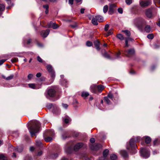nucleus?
<instances>
[{
    "label": "nucleus",
    "instance_id": "nucleus-61",
    "mask_svg": "<svg viewBox=\"0 0 160 160\" xmlns=\"http://www.w3.org/2000/svg\"><path fill=\"white\" fill-rule=\"evenodd\" d=\"M62 106L63 108H67L68 107V105L67 104L62 103Z\"/></svg>",
    "mask_w": 160,
    "mask_h": 160
},
{
    "label": "nucleus",
    "instance_id": "nucleus-21",
    "mask_svg": "<svg viewBox=\"0 0 160 160\" xmlns=\"http://www.w3.org/2000/svg\"><path fill=\"white\" fill-rule=\"evenodd\" d=\"M109 152V150L108 149H105L103 152V156L104 157L103 160H105V158L107 156Z\"/></svg>",
    "mask_w": 160,
    "mask_h": 160
},
{
    "label": "nucleus",
    "instance_id": "nucleus-3",
    "mask_svg": "<svg viewBox=\"0 0 160 160\" xmlns=\"http://www.w3.org/2000/svg\"><path fill=\"white\" fill-rule=\"evenodd\" d=\"M118 98V93L116 92L113 95L111 92H109L107 97H104V100L108 104H110L111 102L109 99L112 101L117 100Z\"/></svg>",
    "mask_w": 160,
    "mask_h": 160
},
{
    "label": "nucleus",
    "instance_id": "nucleus-37",
    "mask_svg": "<svg viewBox=\"0 0 160 160\" xmlns=\"http://www.w3.org/2000/svg\"><path fill=\"white\" fill-rule=\"evenodd\" d=\"M89 95V93L87 92H82L81 94L82 97H86Z\"/></svg>",
    "mask_w": 160,
    "mask_h": 160
},
{
    "label": "nucleus",
    "instance_id": "nucleus-20",
    "mask_svg": "<svg viewBox=\"0 0 160 160\" xmlns=\"http://www.w3.org/2000/svg\"><path fill=\"white\" fill-rule=\"evenodd\" d=\"M94 44L96 49L98 50H99L100 48L99 47L100 42L98 41H96L94 42Z\"/></svg>",
    "mask_w": 160,
    "mask_h": 160
},
{
    "label": "nucleus",
    "instance_id": "nucleus-40",
    "mask_svg": "<svg viewBox=\"0 0 160 160\" xmlns=\"http://www.w3.org/2000/svg\"><path fill=\"white\" fill-rule=\"evenodd\" d=\"M160 142V140L158 139H156L154 141L153 144L154 145H157L159 144Z\"/></svg>",
    "mask_w": 160,
    "mask_h": 160
},
{
    "label": "nucleus",
    "instance_id": "nucleus-14",
    "mask_svg": "<svg viewBox=\"0 0 160 160\" xmlns=\"http://www.w3.org/2000/svg\"><path fill=\"white\" fill-rule=\"evenodd\" d=\"M91 91L93 93H96L97 92V85L93 84L90 87Z\"/></svg>",
    "mask_w": 160,
    "mask_h": 160
},
{
    "label": "nucleus",
    "instance_id": "nucleus-44",
    "mask_svg": "<svg viewBox=\"0 0 160 160\" xmlns=\"http://www.w3.org/2000/svg\"><path fill=\"white\" fill-rule=\"evenodd\" d=\"M86 45L88 47H91L92 45V43L91 42L87 41L86 42Z\"/></svg>",
    "mask_w": 160,
    "mask_h": 160
},
{
    "label": "nucleus",
    "instance_id": "nucleus-48",
    "mask_svg": "<svg viewBox=\"0 0 160 160\" xmlns=\"http://www.w3.org/2000/svg\"><path fill=\"white\" fill-rule=\"evenodd\" d=\"M103 56L105 58H110V56L109 54L107 53L106 52H105L103 54Z\"/></svg>",
    "mask_w": 160,
    "mask_h": 160
},
{
    "label": "nucleus",
    "instance_id": "nucleus-12",
    "mask_svg": "<svg viewBox=\"0 0 160 160\" xmlns=\"http://www.w3.org/2000/svg\"><path fill=\"white\" fill-rule=\"evenodd\" d=\"M102 145L99 143L95 144V145H92L90 146L91 149L93 150H98L102 147Z\"/></svg>",
    "mask_w": 160,
    "mask_h": 160
},
{
    "label": "nucleus",
    "instance_id": "nucleus-56",
    "mask_svg": "<svg viewBox=\"0 0 160 160\" xmlns=\"http://www.w3.org/2000/svg\"><path fill=\"white\" fill-rule=\"evenodd\" d=\"M95 139L93 138H91L90 140V142L92 143H94L95 142Z\"/></svg>",
    "mask_w": 160,
    "mask_h": 160
},
{
    "label": "nucleus",
    "instance_id": "nucleus-15",
    "mask_svg": "<svg viewBox=\"0 0 160 160\" xmlns=\"http://www.w3.org/2000/svg\"><path fill=\"white\" fill-rule=\"evenodd\" d=\"M150 3L149 1H142L140 2V4L142 7H145L148 6Z\"/></svg>",
    "mask_w": 160,
    "mask_h": 160
},
{
    "label": "nucleus",
    "instance_id": "nucleus-62",
    "mask_svg": "<svg viewBox=\"0 0 160 160\" xmlns=\"http://www.w3.org/2000/svg\"><path fill=\"white\" fill-rule=\"evenodd\" d=\"M42 152L41 151H40L38 152L37 155V156H40L42 154Z\"/></svg>",
    "mask_w": 160,
    "mask_h": 160
},
{
    "label": "nucleus",
    "instance_id": "nucleus-16",
    "mask_svg": "<svg viewBox=\"0 0 160 160\" xmlns=\"http://www.w3.org/2000/svg\"><path fill=\"white\" fill-rule=\"evenodd\" d=\"M83 145V144L82 142H79L77 143L75 146L74 148V150L75 151L78 150L80 148H81Z\"/></svg>",
    "mask_w": 160,
    "mask_h": 160
},
{
    "label": "nucleus",
    "instance_id": "nucleus-38",
    "mask_svg": "<svg viewBox=\"0 0 160 160\" xmlns=\"http://www.w3.org/2000/svg\"><path fill=\"white\" fill-rule=\"evenodd\" d=\"M117 37L118 39L121 40H123L124 39V38L123 35L120 34H118L117 35Z\"/></svg>",
    "mask_w": 160,
    "mask_h": 160
},
{
    "label": "nucleus",
    "instance_id": "nucleus-2",
    "mask_svg": "<svg viewBox=\"0 0 160 160\" xmlns=\"http://www.w3.org/2000/svg\"><path fill=\"white\" fill-rule=\"evenodd\" d=\"M41 124L38 121L33 122L31 125L28 127V129L31 136L36 135V134L39 132L40 130Z\"/></svg>",
    "mask_w": 160,
    "mask_h": 160
},
{
    "label": "nucleus",
    "instance_id": "nucleus-33",
    "mask_svg": "<svg viewBox=\"0 0 160 160\" xmlns=\"http://www.w3.org/2000/svg\"><path fill=\"white\" fill-rule=\"evenodd\" d=\"M145 141L146 143L148 144L150 143L151 141L150 138L148 136H146L145 138Z\"/></svg>",
    "mask_w": 160,
    "mask_h": 160
},
{
    "label": "nucleus",
    "instance_id": "nucleus-57",
    "mask_svg": "<svg viewBox=\"0 0 160 160\" xmlns=\"http://www.w3.org/2000/svg\"><path fill=\"white\" fill-rule=\"evenodd\" d=\"M118 12L120 13H121V14H122V13L123 12V10H122V8H119L118 9Z\"/></svg>",
    "mask_w": 160,
    "mask_h": 160
},
{
    "label": "nucleus",
    "instance_id": "nucleus-1",
    "mask_svg": "<svg viewBox=\"0 0 160 160\" xmlns=\"http://www.w3.org/2000/svg\"><path fill=\"white\" fill-rule=\"evenodd\" d=\"M142 139L139 137H137L135 138H131L130 141L129 145L127 144L126 148L132 154H135L136 152V149L137 147L135 142H139Z\"/></svg>",
    "mask_w": 160,
    "mask_h": 160
},
{
    "label": "nucleus",
    "instance_id": "nucleus-34",
    "mask_svg": "<svg viewBox=\"0 0 160 160\" xmlns=\"http://www.w3.org/2000/svg\"><path fill=\"white\" fill-rule=\"evenodd\" d=\"M122 32H124L126 34V35L128 37L130 36L131 35V33L128 30H123Z\"/></svg>",
    "mask_w": 160,
    "mask_h": 160
},
{
    "label": "nucleus",
    "instance_id": "nucleus-23",
    "mask_svg": "<svg viewBox=\"0 0 160 160\" xmlns=\"http://www.w3.org/2000/svg\"><path fill=\"white\" fill-rule=\"evenodd\" d=\"M145 31L148 33L152 31V29L150 26L147 25L144 28Z\"/></svg>",
    "mask_w": 160,
    "mask_h": 160
},
{
    "label": "nucleus",
    "instance_id": "nucleus-26",
    "mask_svg": "<svg viewBox=\"0 0 160 160\" xmlns=\"http://www.w3.org/2000/svg\"><path fill=\"white\" fill-rule=\"evenodd\" d=\"M104 88L103 86L101 85H97V91L101 92Z\"/></svg>",
    "mask_w": 160,
    "mask_h": 160
},
{
    "label": "nucleus",
    "instance_id": "nucleus-11",
    "mask_svg": "<svg viewBox=\"0 0 160 160\" xmlns=\"http://www.w3.org/2000/svg\"><path fill=\"white\" fill-rule=\"evenodd\" d=\"M135 51L133 49H129L128 51H126L123 53L128 57H130L131 55H133Z\"/></svg>",
    "mask_w": 160,
    "mask_h": 160
},
{
    "label": "nucleus",
    "instance_id": "nucleus-27",
    "mask_svg": "<svg viewBox=\"0 0 160 160\" xmlns=\"http://www.w3.org/2000/svg\"><path fill=\"white\" fill-rule=\"evenodd\" d=\"M2 76L3 78L7 80H11L13 78L14 75L13 74H12L10 75V76H8L7 78H6V77L4 75H2Z\"/></svg>",
    "mask_w": 160,
    "mask_h": 160
},
{
    "label": "nucleus",
    "instance_id": "nucleus-18",
    "mask_svg": "<svg viewBox=\"0 0 160 160\" xmlns=\"http://www.w3.org/2000/svg\"><path fill=\"white\" fill-rule=\"evenodd\" d=\"M64 122L66 123H69L71 121V119L68 116H65V117L63 118Z\"/></svg>",
    "mask_w": 160,
    "mask_h": 160
},
{
    "label": "nucleus",
    "instance_id": "nucleus-60",
    "mask_svg": "<svg viewBox=\"0 0 160 160\" xmlns=\"http://www.w3.org/2000/svg\"><path fill=\"white\" fill-rule=\"evenodd\" d=\"M6 61V60L5 59H2L0 60V65H2Z\"/></svg>",
    "mask_w": 160,
    "mask_h": 160
},
{
    "label": "nucleus",
    "instance_id": "nucleus-9",
    "mask_svg": "<svg viewBox=\"0 0 160 160\" xmlns=\"http://www.w3.org/2000/svg\"><path fill=\"white\" fill-rule=\"evenodd\" d=\"M59 152H52L48 156V158L51 159H55L58 156Z\"/></svg>",
    "mask_w": 160,
    "mask_h": 160
},
{
    "label": "nucleus",
    "instance_id": "nucleus-6",
    "mask_svg": "<svg viewBox=\"0 0 160 160\" xmlns=\"http://www.w3.org/2000/svg\"><path fill=\"white\" fill-rule=\"evenodd\" d=\"M146 24L145 21L143 19H141L138 21L137 24H135L136 26L140 31H142L143 28V26Z\"/></svg>",
    "mask_w": 160,
    "mask_h": 160
},
{
    "label": "nucleus",
    "instance_id": "nucleus-35",
    "mask_svg": "<svg viewBox=\"0 0 160 160\" xmlns=\"http://www.w3.org/2000/svg\"><path fill=\"white\" fill-rule=\"evenodd\" d=\"M117 158V156L115 154H112L110 156V158L111 160H115Z\"/></svg>",
    "mask_w": 160,
    "mask_h": 160
},
{
    "label": "nucleus",
    "instance_id": "nucleus-51",
    "mask_svg": "<svg viewBox=\"0 0 160 160\" xmlns=\"http://www.w3.org/2000/svg\"><path fill=\"white\" fill-rule=\"evenodd\" d=\"M126 3L128 5H130L132 3V0H125Z\"/></svg>",
    "mask_w": 160,
    "mask_h": 160
},
{
    "label": "nucleus",
    "instance_id": "nucleus-29",
    "mask_svg": "<svg viewBox=\"0 0 160 160\" xmlns=\"http://www.w3.org/2000/svg\"><path fill=\"white\" fill-rule=\"evenodd\" d=\"M98 20L96 18V16L95 17H93L92 20V23L95 25H98Z\"/></svg>",
    "mask_w": 160,
    "mask_h": 160
},
{
    "label": "nucleus",
    "instance_id": "nucleus-41",
    "mask_svg": "<svg viewBox=\"0 0 160 160\" xmlns=\"http://www.w3.org/2000/svg\"><path fill=\"white\" fill-rule=\"evenodd\" d=\"M55 105L52 103H50L48 104L47 106V107L48 109H51L54 107Z\"/></svg>",
    "mask_w": 160,
    "mask_h": 160
},
{
    "label": "nucleus",
    "instance_id": "nucleus-64",
    "mask_svg": "<svg viewBox=\"0 0 160 160\" xmlns=\"http://www.w3.org/2000/svg\"><path fill=\"white\" fill-rule=\"evenodd\" d=\"M120 52H118L117 53L116 55V57L117 58H118L120 57Z\"/></svg>",
    "mask_w": 160,
    "mask_h": 160
},
{
    "label": "nucleus",
    "instance_id": "nucleus-17",
    "mask_svg": "<svg viewBox=\"0 0 160 160\" xmlns=\"http://www.w3.org/2000/svg\"><path fill=\"white\" fill-rule=\"evenodd\" d=\"M120 153L124 158H126L128 156L127 152L125 150H121L120 152Z\"/></svg>",
    "mask_w": 160,
    "mask_h": 160
},
{
    "label": "nucleus",
    "instance_id": "nucleus-25",
    "mask_svg": "<svg viewBox=\"0 0 160 160\" xmlns=\"http://www.w3.org/2000/svg\"><path fill=\"white\" fill-rule=\"evenodd\" d=\"M14 150L16 152H21L23 150V148L21 146L18 147L17 148H14Z\"/></svg>",
    "mask_w": 160,
    "mask_h": 160
},
{
    "label": "nucleus",
    "instance_id": "nucleus-8",
    "mask_svg": "<svg viewBox=\"0 0 160 160\" xmlns=\"http://www.w3.org/2000/svg\"><path fill=\"white\" fill-rule=\"evenodd\" d=\"M55 135L54 132L52 130H48L46 131L44 133L43 137H45L48 136L53 137Z\"/></svg>",
    "mask_w": 160,
    "mask_h": 160
},
{
    "label": "nucleus",
    "instance_id": "nucleus-50",
    "mask_svg": "<svg viewBox=\"0 0 160 160\" xmlns=\"http://www.w3.org/2000/svg\"><path fill=\"white\" fill-rule=\"evenodd\" d=\"M36 144L37 146L40 147L42 146V142L40 141H36Z\"/></svg>",
    "mask_w": 160,
    "mask_h": 160
},
{
    "label": "nucleus",
    "instance_id": "nucleus-28",
    "mask_svg": "<svg viewBox=\"0 0 160 160\" xmlns=\"http://www.w3.org/2000/svg\"><path fill=\"white\" fill-rule=\"evenodd\" d=\"M5 8V6L3 4H0V16L2 14V12L4 11Z\"/></svg>",
    "mask_w": 160,
    "mask_h": 160
},
{
    "label": "nucleus",
    "instance_id": "nucleus-24",
    "mask_svg": "<svg viewBox=\"0 0 160 160\" xmlns=\"http://www.w3.org/2000/svg\"><path fill=\"white\" fill-rule=\"evenodd\" d=\"M28 86L29 88L32 89H38L40 88L38 87L34 83L28 84Z\"/></svg>",
    "mask_w": 160,
    "mask_h": 160
},
{
    "label": "nucleus",
    "instance_id": "nucleus-59",
    "mask_svg": "<svg viewBox=\"0 0 160 160\" xmlns=\"http://www.w3.org/2000/svg\"><path fill=\"white\" fill-rule=\"evenodd\" d=\"M125 47H128L129 46V45L128 44V41H127V40H126V39H125Z\"/></svg>",
    "mask_w": 160,
    "mask_h": 160
},
{
    "label": "nucleus",
    "instance_id": "nucleus-52",
    "mask_svg": "<svg viewBox=\"0 0 160 160\" xmlns=\"http://www.w3.org/2000/svg\"><path fill=\"white\" fill-rule=\"evenodd\" d=\"M37 60L40 62H43L42 60L39 56L37 57Z\"/></svg>",
    "mask_w": 160,
    "mask_h": 160
},
{
    "label": "nucleus",
    "instance_id": "nucleus-22",
    "mask_svg": "<svg viewBox=\"0 0 160 160\" xmlns=\"http://www.w3.org/2000/svg\"><path fill=\"white\" fill-rule=\"evenodd\" d=\"M48 26L49 27H52V28L54 29H57L58 27V26L57 24L55 23H52L51 22L49 24Z\"/></svg>",
    "mask_w": 160,
    "mask_h": 160
},
{
    "label": "nucleus",
    "instance_id": "nucleus-5",
    "mask_svg": "<svg viewBox=\"0 0 160 160\" xmlns=\"http://www.w3.org/2000/svg\"><path fill=\"white\" fill-rule=\"evenodd\" d=\"M56 88L55 87H52L47 90V94L46 96L48 98L50 97H52L55 96L56 92Z\"/></svg>",
    "mask_w": 160,
    "mask_h": 160
},
{
    "label": "nucleus",
    "instance_id": "nucleus-58",
    "mask_svg": "<svg viewBox=\"0 0 160 160\" xmlns=\"http://www.w3.org/2000/svg\"><path fill=\"white\" fill-rule=\"evenodd\" d=\"M125 39L127 40V41H132L133 40V39H132V38L130 37L126 38H125Z\"/></svg>",
    "mask_w": 160,
    "mask_h": 160
},
{
    "label": "nucleus",
    "instance_id": "nucleus-7",
    "mask_svg": "<svg viewBox=\"0 0 160 160\" xmlns=\"http://www.w3.org/2000/svg\"><path fill=\"white\" fill-rule=\"evenodd\" d=\"M47 68L48 71L51 73V77L52 78H54L55 76V72L52 66L50 65H48L47 66Z\"/></svg>",
    "mask_w": 160,
    "mask_h": 160
},
{
    "label": "nucleus",
    "instance_id": "nucleus-45",
    "mask_svg": "<svg viewBox=\"0 0 160 160\" xmlns=\"http://www.w3.org/2000/svg\"><path fill=\"white\" fill-rule=\"evenodd\" d=\"M113 12V9L112 8V7H111V6H110V7L109 8V12L108 13L110 14H112Z\"/></svg>",
    "mask_w": 160,
    "mask_h": 160
},
{
    "label": "nucleus",
    "instance_id": "nucleus-54",
    "mask_svg": "<svg viewBox=\"0 0 160 160\" xmlns=\"http://www.w3.org/2000/svg\"><path fill=\"white\" fill-rule=\"evenodd\" d=\"M109 26L108 24H106L105 25L104 28V30L106 31H107L109 28Z\"/></svg>",
    "mask_w": 160,
    "mask_h": 160
},
{
    "label": "nucleus",
    "instance_id": "nucleus-53",
    "mask_svg": "<svg viewBox=\"0 0 160 160\" xmlns=\"http://www.w3.org/2000/svg\"><path fill=\"white\" fill-rule=\"evenodd\" d=\"M33 75L32 74H29L28 76V78L29 80H30L32 78Z\"/></svg>",
    "mask_w": 160,
    "mask_h": 160
},
{
    "label": "nucleus",
    "instance_id": "nucleus-63",
    "mask_svg": "<svg viewBox=\"0 0 160 160\" xmlns=\"http://www.w3.org/2000/svg\"><path fill=\"white\" fill-rule=\"evenodd\" d=\"M41 76V74L40 72L38 73L36 75V76L37 78H39Z\"/></svg>",
    "mask_w": 160,
    "mask_h": 160
},
{
    "label": "nucleus",
    "instance_id": "nucleus-43",
    "mask_svg": "<svg viewBox=\"0 0 160 160\" xmlns=\"http://www.w3.org/2000/svg\"><path fill=\"white\" fill-rule=\"evenodd\" d=\"M112 33V29H111L109 30V31L106 34V36H109L111 35Z\"/></svg>",
    "mask_w": 160,
    "mask_h": 160
},
{
    "label": "nucleus",
    "instance_id": "nucleus-46",
    "mask_svg": "<svg viewBox=\"0 0 160 160\" xmlns=\"http://www.w3.org/2000/svg\"><path fill=\"white\" fill-rule=\"evenodd\" d=\"M147 37L149 39H152L153 38L154 36H153V35L152 34H148L147 35Z\"/></svg>",
    "mask_w": 160,
    "mask_h": 160
},
{
    "label": "nucleus",
    "instance_id": "nucleus-31",
    "mask_svg": "<svg viewBox=\"0 0 160 160\" xmlns=\"http://www.w3.org/2000/svg\"><path fill=\"white\" fill-rule=\"evenodd\" d=\"M45 141L46 142H49L52 141V138L51 137L47 136L44 137Z\"/></svg>",
    "mask_w": 160,
    "mask_h": 160
},
{
    "label": "nucleus",
    "instance_id": "nucleus-13",
    "mask_svg": "<svg viewBox=\"0 0 160 160\" xmlns=\"http://www.w3.org/2000/svg\"><path fill=\"white\" fill-rule=\"evenodd\" d=\"M50 30L48 29L46 30H42L41 31L40 34L41 36L43 38H46L49 33Z\"/></svg>",
    "mask_w": 160,
    "mask_h": 160
},
{
    "label": "nucleus",
    "instance_id": "nucleus-47",
    "mask_svg": "<svg viewBox=\"0 0 160 160\" xmlns=\"http://www.w3.org/2000/svg\"><path fill=\"white\" fill-rule=\"evenodd\" d=\"M70 26L72 28H74L78 26L76 22H75L73 24H71Z\"/></svg>",
    "mask_w": 160,
    "mask_h": 160
},
{
    "label": "nucleus",
    "instance_id": "nucleus-10",
    "mask_svg": "<svg viewBox=\"0 0 160 160\" xmlns=\"http://www.w3.org/2000/svg\"><path fill=\"white\" fill-rule=\"evenodd\" d=\"M60 77L61 78L60 82V84L63 86L67 87L68 83L67 82V80L65 79H64V75H61L60 76Z\"/></svg>",
    "mask_w": 160,
    "mask_h": 160
},
{
    "label": "nucleus",
    "instance_id": "nucleus-55",
    "mask_svg": "<svg viewBox=\"0 0 160 160\" xmlns=\"http://www.w3.org/2000/svg\"><path fill=\"white\" fill-rule=\"evenodd\" d=\"M17 60L18 59L16 58H14L12 59L11 60V61L12 62H17Z\"/></svg>",
    "mask_w": 160,
    "mask_h": 160
},
{
    "label": "nucleus",
    "instance_id": "nucleus-49",
    "mask_svg": "<svg viewBox=\"0 0 160 160\" xmlns=\"http://www.w3.org/2000/svg\"><path fill=\"white\" fill-rule=\"evenodd\" d=\"M24 160H32V158L29 156H27Z\"/></svg>",
    "mask_w": 160,
    "mask_h": 160
},
{
    "label": "nucleus",
    "instance_id": "nucleus-42",
    "mask_svg": "<svg viewBox=\"0 0 160 160\" xmlns=\"http://www.w3.org/2000/svg\"><path fill=\"white\" fill-rule=\"evenodd\" d=\"M108 6L106 5H105L103 8V12L104 13H106L108 11Z\"/></svg>",
    "mask_w": 160,
    "mask_h": 160
},
{
    "label": "nucleus",
    "instance_id": "nucleus-32",
    "mask_svg": "<svg viewBox=\"0 0 160 160\" xmlns=\"http://www.w3.org/2000/svg\"><path fill=\"white\" fill-rule=\"evenodd\" d=\"M0 160H8V159L4 154L0 153Z\"/></svg>",
    "mask_w": 160,
    "mask_h": 160
},
{
    "label": "nucleus",
    "instance_id": "nucleus-19",
    "mask_svg": "<svg viewBox=\"0 0 160 160\" xmlns=\"http://www.w3.org/2000/svg\"><path fill=\"white\" fill-rule=\"evenodd\" d=\"M145 13L147 16L149 18H151L152 16V11L150 9L147 10L146 11Z\"/></svg>",
    "mask_w": 160,
    "mask_h": 160
},
{
    "label": "nucleus",
    "instance_id": "nucleus-4",
    "mask_svg": "<svg viewBox=\"0 0 160 160\" xmlns=\"http://www.w3.org/2000/svg\"><path fill=\"white\" fill-rule=\"evenodd\" d=\"M140 155L143 158H147L150 155V151L146 148H141L140 151Z\"/></svg>",
    "mask_w": 160,
    "mask_h": 160
},
{
    "label": "nucleus",
    "instance_id": "nucleus-39",
    "mask_svg": "<svg viewBox=\"0 0 160 160\" xmlns=\"http://www.w3.org/2000/svg\"><path fill=\"white\" fill-rule=\"evenodd\" d=\"M31 42V40L30 39H25L23 40V43H24V44H25V43L29 44Z\"/></svg>",
    "mask_w": 160,
    "mask_h": 160
},
{
    "label": "nucleus",
    "instance_id": "nucleus-30",
    "mask_svg": "<svg viewBox=\"0 0 160 160\" xmlns=\"http://www.w3.org/2000/svg\"><path fill=\"white\" fill-rule=\"evenodd\" d=\"M96 18L97 19V20L99 22H102L103 21V17L100 15H98L96 16Z\"/></svg>",
    "mask_w": 160,
    "mask_h": 160
},
{
    "label": "nucleus",
    "instance_id": "nucleus-36",
    "mask_svg": "<svg viewBox=\"0 0 160 160\" xmlns=\"http://www.w3.org/2000/svg\"><path fill=\"white\" fill-rule=\"evenodd\" d=\"M65 151L68 153H71L72 151V149L71 147H69L65 149Z\"/></svg>",
    "mask_w": 160,
    "mask_h": 160
}]
</instances>
